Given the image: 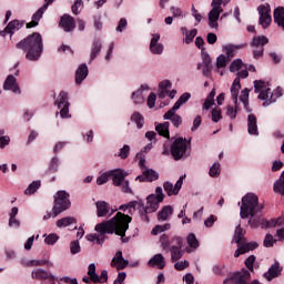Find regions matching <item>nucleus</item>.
Masks as SVG:
<instances>
[{
  "mask_svg": "<svg viewBox=\"0 0 284 284\" xmlns=\"http://www.w3.org/2000/svg\"><path fill=\"white\" fill-rule=\"evenodd\" d=\"M192 94H190L189 92L183 93L179 100L174 103L173 105V110H180L181 105H184V103H187V101H190Z\"/></svg>",
  "mask_w": 284,
  "mask_h": 284,
  "instance_id": "c9c22d12",
  "label": "nucleus"
},
{
  "mask_svg": "<svg viewBox=\"0 0 284 284\" xmlns=\"http://www.w3.org/2000/svg\"><path fill=\"white\" fill-rule=\"evenodd\" d=\"M109 174L112 176L113 185H115V187H121L125 181V176H128V172L121 169L110 171Z\"/></svg>",
  "mask_w": 284,
  "mask_h": 284,
  "instance_id": "2eb2a0df",
  "label": "nucleus"
},
{
  "mask_svg": "<svg viewBox=\"0 0 284 284\" xmlns=\"http://www.w3.org/2000/svg\"><path fill=\"white\" fill-rule=\"evenodd\" d=\"M149 265H150V267H158V270H165V257L161 253L155 254L149 261Z\"/></svg>",
  "mask_w": 284,
  "mask_h": 284,
  "instance_id": "5701e85b",
  "label": "nucleus"
},
{
  "mask_svg": "<svg viewBox=\"0 0 284 284\" xmlns=\"http://www.w3.org/2000/svg\"><path fill=\"white\" fill-rule=\"evenodd\" d=\"M270 94H271V99H270ZM258 99H261V101H266L263 103V105H270V103H272V89H266V90L260 91Z\"/></svg>",
  "mask_w": 284,
  "mask_h": 284,
  "instance_id": "e433bc0d",
  "label": "nucleus"
},
{
  "mask_svg": "<svg viewBox=\"0 0 284 284\" xmlns=\"http://www.w3.org/2000/svg\"><path fill=\"white\" fill-rule=\"evenodd\" d=\"M60 110L61 119H68L70 116V102L68 101V92L61 91L59 94V100L55 101Z\"/></svg>",
  "mask_w": 284,
  "mask_h": 284,
  "instance_id": "6e6552de",
  "label": "nucleus"
},
{
  "mask_svg": "<svg viewBox=\"0 0 284 284\" xmlns=\"http://www.w3.org/2000/svg\"><path fill=\"white\" fill-rule=\"evenodd\" d=\"M281 272H283V268H281V263L275 262L271 265L268 271L264 273V278H266V281H274V278H278V276H281Z\"/></svg>",
  "mask_w": 284,
  "mask_h": 284,
  "instance_id": "dca6fc26",
  "label": "nucleus"
},
{
  "mask_svg": "<svg viewBox=\"0 0 284 284\" xmlns=\"http://www.w3.org/2000/svg\"><path fill=\"white\" fill-rule=\"evenodd\" d=\"M263 204L258 203V196L254 193H247L242 197V205L240 209L241 219H247L251 216L248 223L254 227V223H252V219H254L255 214H261L263 212Z\"/></svg>",
  "mask_w": 284,
  "mask_h": 284,
  "instance_id": "7ed1b4c3",
  "label": "nucleus"
},
{
  "mask_svg": "<svg viewBox=\"0 0 284 284\" xmlns=\"http://www.w3.org/2000/svg\"><path fill=\"white\" fill-rule=\"evenodd\" d=\"M130 223H132V216L118 212L111 220L97 224L95 232H99V235L88 234L87 241L103 245L105 234H116V236L123 239L128 230H130Z\"/></svg>",
  "mask_w": 284,
  "mask_h": 284,
  "instance_id": "f257e3e1",
  "label": "nucleus"
},
{
  "mask_svg": "<svg viewBox=\"0 0 284 284\" xmlns=\"http://www.w3.org/2000/svg\"><path fill=\"white\" fill-rule=\"evenodd\" d=\"M57 241H59V235H57V233H51L44 239L47 245H54Z\"/></svg>",
  "mask_w": 284,
  "mask_h": 284,
  "instance_id": "4d7b16f0",
  "label": "nucleus"
},
{
  "mask_svg": "<svg viewBox=\"0 0 284 284\" xmlns=\"http://www.w3.org/2000/svg\"><path fill=\"white\" fill-rule=\"evenodd\" d=\"M135 181L140 183H152V181H159V173L152 169H145L141 175H138Z\"/></svg>",
  "mask_w": 284,
  "mask_h": 284,
  "instance_id": "9b49d317",
  "label": "nucleus"
},
{
  "mask_svg": "<svg viewBox=\"0 0 284 284\" xmlns=\"http://www.w3.org/2000/svg\"><path fill=\"white\" fill-rule=\"evenodd\" d=\"M221 12H223L222 9H216L213 7V9L209 13V21H211V23H215V21H219V17H221Z\"/></svg>",
  "mask_w": 284,
  "mask_h": 284,
  "instance_id": "79ce46f5",
  "label": "nucleus"
},
{
  "mask_svg": "<svg viewBox=\"0 0 284 284\" xmlns=\"http://www.w3.org/2000/svg\"><path fill=\"white\" fill-rule=\"evenodd\" d=\"M165 199V194H163V187L158 186L155 189V194H150L146 197V206L144 207L143 212L141 213V219L144 223H150V217L148 214H152L159 210V203H163Z\"/></svg>",
  "mask_w": 284,
  "mask_h": 284,
  "instance_id": "20e7f679",
  "label": "nucleus"
},
{
  "mask_svg": "<svg viewBox=\"0 0 284 284\" xmlns=\"http://www.w3.org/2000/svg\"><path fill=\"white\" fill-rule=\"evenodd\" d=\"M211 116L214 123H219L221 119H223V111L221 110V108L216 106L212 109Z\"/></svg>",
  "mask_w": 284,
  "mask_h": 284,
  "instance_id": "ea45409f",
  "label": "nucleus"
},
{
  "mask_svg": "<svg viewBox=\"0 0 284 284\" xmlns=\"http://www.w3.org/2000/svg\"><path fill=\"white\" fill-rule=\"evenodd\" d=\"M108 181H110V172H106V173L100 175L97 179V185H105V183H108Z\"/></svg>",
  "mask_w": 284,
  "mask_h": 284,
  "instance_id": "69168bd1",
  "label": "nucleus"
},
{
  "mask_svg": "<svg viewBox=\"0 0 284 284\" xmlns=\"http://www.w3.org/2000/svg\"><path fill=\"white\" fill-rule=\"evenodd\" d=\"M72 223H77V220L74 217H62L57 221V227H68V225H72Z\"/></svg>",
  "mask_w": 284,
  "mask_h": 284,
  "instance_id": "4c0bfd02",
  "label": "nucleus"
},
{
  "mask_svg": "<svg viewBox=\"0 0 284 284\" xmlns=\"http://www.w3.org/2000/svg\"><path fill=\"white\" fill-rule=\"evenodd\" d=\"M88 65L81 64L78 70L75 71V83L77 85H81L83 81L88 78Z\"/></svg>",
  "mask_w": 284,
  "mask_h": 284,
  "instance_id": "b1692460",
  "label": "nucleus"
},
{
  "mask_svg": "<svg viewBox=\"0 0 284 284\" xmlns=\"http://www.w3.org/2000/svg\"><path fill=\"white\" fill-rule=\"evenodd\" d=\"M88 276L90 277V281H92V283H97L98 281L97 265L94 264L89 265Z\"/></svg>",
  "mask_w": 284,
  "mask_h": 284,
  "instance_id": "de8ad7c7",
  "label": "nucleus"
},
{
  "mask_svg": "<svg viewBox=\"0 0 284 284\" xmlns=\"http://www.w3.org/2000/svg\"><path fill=\"white\" fill-rule=\"evenodd\" d=\"M126 205L129 214H134L136 212V207H143V203L139 201H131Z\"/></svg>",
  "mask_w": 284,
  "mask_h": 284,
  "instance_id": "a18cd8bd",
  "label": "nucleus"
},
{
  "mask_svg": "<svg viewBox=\"0 0 284 284\" xmlns=\"http://www.w3.org/2000/svg\"><path fill=\"white\" fill-rule=\"evenodd\" d=\"M155 130L160 136H164V139H170V122H163L155 126Z\"/></svg>",
  "mask_w": 284,
  "mask_h": 284,
  "instance_id": "7c9ffc66",
  "label": "nucleus"
},
{
  "mask_svg": "<svg viewBox=\"0 0 284 284\" xmlns=\"http://www.w3.org/2000/svg\"><path fill=\"white\" fill-rule=\"evenodd\" d=\"M247 132L253 136H258V121L254 114L247 116Z\"/></svg>",
  "mask_w": 284,
  "mask_h": 284,
  "instance_id": "aec40b11",
  "label": "nucleus"
},
{
  "mask_svg": "<svg viewBox=\"0 0 284 284\" xmlns=\"http://www.w3.org/2000/svg\"><path fill=\"white\" fill-rule=\"evenodd\" d=\"M59 26L64 30V32H72L74 28H77V22L72 16L65 13L61 17Z\"/></svg>",
  "mask_w": 284,
  "mask_h": 284,
  "instance_id": "f8f14e48",
  "label": "nucleus"
},
{
  "mask_svg": "<svg viewBox=\"0 0 284 284\" xmlns=\"http://www.w3.org/2000/svg\"><path fill=\"white\" fill-rule=\"evenodd\" d=\"M118 156L123 160L128 159V156H130V145L124 144L123 148L120 149Z\"/></svg>",
  "mask_w": 284,
  "mask_h": 284,
  "instance_id": "e2e57ef3",
  "label": "nucleus"
},
{
  "mask_svg": "<svg viewBox=\"0 0 284 284\" xmlns=\"http://www.w3.org/2000/svg\"><path fill=\"white\" fill-rule=\"evenodd\" d=\"M160 243H161V247L163 250H169L170 248V236H168L166 234L161 235Z\"/></svg>",
  "mask_w": 284,
  "mask_h": 284,
  "instance_id": "bf43d9fd",
  "label": "nucleus"
},
{
  "mask_svg": "<svg viewBox=\"0 0 284 284\" xmlns=\"http://www.w3.org/2000/svg\"><path fill=\"white\" fill-rule=\"evenodd\" d=\"M95 207L99 219L108 216V214L110 213V204L105 201H98L95 203Z\"/></svg>",
  "mask_w": 284,
  "mask_h": 284,
  "instance_id": "393cba45",
  "label": "nucleus"
},
{
  "mask_svg": "<svg viewBox=\"0 0 284 284\" xmlns=\"http://www.w3.org/2000/svg\"><path fill=\"white\" fill-rule=\"evenodd\" d=\"M169 251L171 252V261L173 263H176V261H181V258H183V254H185V251H183V246H171Z\"/></svg>",
  "mask_w": 284,
  "mask_h": 284,
  "instance_id": "c85d7f7f",
  "label": "nucleus"
},
{
  "mask_svg": "<svg viewBox=\"0 0 284 284\" xmlns=\"http://www.w3.org/2000/svg\"><path fill=\"white\" fill-rule=\"evenodd\" d=\"M59 170V158L54 156L52 158L50 164H49V171L51 173L58 172Z\"/></svg>",
  "mask_w": 284,
  "mask_h": 284,
  "instance_id": "052dcab7",
  "label": "nucleus"
},
{
  "mask_svg": "<svg viewBox=\"0 0 284 284\" xmlns=\"http://www.w3.org/2000/svg\"><path fill=\"white\" fill-rule=\"evenodd\" d=\"M274 22L284 30V7H277L273 12Z\"/></svg>",
  "mask_w": 284,
  "mask_h": 284,
  "instance_id": "bb28decb",
  "label": "nucleus"
},
{
  "mask_svg": "<svg viewBox=\"0 0 284 284\" xmlns=\"http://www.w3.org/2000/svg\"><path fill=\"white\" fill-rule=\"evenodd\" d=\"M6 134L4 130H0V149L3 150L6 145H10V136L3 135Z\"/></svg>",
  "mask_w": 284,
  "mask_h": 284,
  "instance_id": "49530a36",
  "label": "nucleus"
},
{
  "mask_svg": "<svg viewBox=\"0 0 284 284\" xmlns=\"http://www.w3.org/2000/svg\"><path fill=\"white\" fill-rule=\"evenodd\" d=\"M254 263H256V256L250 255L245 262L244 265L248 270V272H254Z\"/></svg>",
  "mask_w": 284,
  "mask_h": 284,
  "instance_id": "09e8293b",
  "label": "nucleus"
},
{
  "mask_svg": "<svg viewBox=\"0 0 284 284\" xmlns=\"http://www.w3.org/2000/svg\"><path fill=\"white\" fill-rule=\"evenodd\" d=\"M187 148H190V141L184 138H176L171 144V154L174 161H181L184 156H190Z\"/></svg>",
  "mask_w": 284,
  "mask_h": 284,
  "instance_id": "39448f33",
  "label": "nucleus"
},
{
  "mask_svg": "<svg viewBox=\"0 0 284 284\" xmlns=\"http://www.w3.org/2000/svg\"><path fill=\"white\" fill-rule=\"evenodd\" d=\"M241 91V85H235L232 84L231 87V94H232V100L234 102V104L236 105V103H239V92Z\"/></svg>",
  "mask_w": 284,
  "mask_h": 284,
  "instance_id": "3c124183",
  "label": "nucleus"
},
{
  "mask_svg": "<svg viewBox=\"0 0 284 284\" xmlns=\"http://www.w3.org/2000/svg\"><path fill=\"white\" fill-rule=\"evenodd\" d=\"M24 24H26L24 21L12 20L7 24L6 32L7 34H10V39H12L14 32L21 30L22 26Z\"/></svg>",
  "mask_w": 284,
  "mask_h": 284,
  "instance_id": "4be33fe9",
  "label": "nucleus"
},
{
  "mask_svg": "<svg viewBox=\"0 0 284 284\" xmlns=\"http://www.w3.org/2000/svg\"><path fill=\"white\" fill-rule=\"evenodd\" d=\"M131 121H133V123H135L136 128L139 130H141V128H143L144 123H145V118H143V115L135 111L132 115H131Z\"/></svg>",
  "mask_w": 284,
  "mask_h": 284,
  "instance_id": "72a5a7b5",
  "label": "nucleus"
},
{
  "mask_svg": "<svg viewBox=\"0 0 284 284\" xmlns=\"http://www.w3.org/2000/svg\"><path fill=\"white\" fill-rule=\"evenodd\" d=\"M235 243H237L239 247L240 245H243L244 239H243V229L237 227L235 231Z\"/></svg>",
  "mask_w": 284,
  "mask_h": 284,
  "instance_id": "13d9d810",
  "label": "nucleus"
},
{
  "mask_svg": "<svg viewBox=\"0 0 284 284\" xmlns=\"http://www.w3.org/2000/svg\"><path fill=\"white\" fill-rule=\"evenodd\" d=\"M163 187L168 196H176L178 193L175 191L174 184H172L171 182H164Z\"/></svg>",
  "mask_w": 284,
  "mask_h": 284,
  "instance_id": "c03bdc74",
  "label": "nucleus"
},
{
  "mask_svg": "<svg viewBox=\"0 0 284 284\" xmlns=\"http://www.w3.org/2000/svg\"><path fill=\"white\" fill-rule=\"evenodd\" d=\"M160 40L161 34H152V39L150 42V51L152 52V54H163V44L159 43Z\"/></svg>",
  "mask_w": 284,
  "mask_h": 284,
  "instance_id": "6ab92c4d",
  "label": "nucleus"
},
{
  "mask_svg": "<svg viewBox=\"0 0 284 284\" xmlns=\"http://www.w3.org/2000/svg\"><path fill=\"white\" fill-rule=\"evenodd\" d=\"M21 265L23 267H41L43 265H48V267H52V263L47 260H30V261H21Z\"/></svg>",
  "mask_w": 284,
  "mask_h": 284,
  "instance_id": "a878e982",
  "label": "nucleus"
},
{
  "mask_svg": "<svg viewBox=\"0 0 284 284\" xmlns=\"http://www.w3.org/2000/svg\"><path fill=\"white\" fill-rule=\"evenodd\" d=\"M231 281L233 284H250V281H252V273L242 268L241 271L233 273Z\"/></svg>",
  "mask_w": 284,
  "mask_h": 284,
  "instance_id": "9d476101",
  "label": "nucleus"
},
{
  "mask_svg": "<svg viewBox=\"0 0 284 284\" xmlns=\"http://www.w3.org/2000/svg\"><path fill=\"white\" fill-rule=\"evenodd\" d=\"M172 214H174V209H172V206H163L162 210L158 212V221H168Z\"/></svg>",
  "mask_w": 284,
  "mask_h": 284,
  "instance_id": "c756f323",
  "label": "nucleus"
},
{
  "mask_svg": "<svg viewBox=\"0 0 284 284\" xmlns=\"http://www.w3.org/2000/svg\"><path fill=\"white\" fill-rule=\"evenodd\" d=\"M163 119L164 121H171L174 128H181V124L183 123V118L176 114V110H174V106H172L166 113H164Z\"/></svg>",
  "mask_w": 284,
  "mask_h": 284,
  "instance_id": "ddd939ff",
  "label": "nucleus"
},
{
  "mask_svg": "<svg viewBox=\"0 0 284 284\" xmlns=\"http://www.w3.org/2000/svg\"><path fill=\"white\" fill-rule=\"evenodd\" d=\"M31 278L37 281H54V275L43 268H37L32 271Z\"/></svg>",
  "mask_w": 284,
  "mask_h": 284,
  "instance_id": "a211bd4d",
  "label": "nucleus"
},
{
  "mask_svg": "<svg viewBox=\"0 0 284 284\" xmlns=\"http://www.w3.org/2000/svg\"><path fill=\"white\" fill-rule=\"evenodd\" d=\"M264 247H274V236L267 233L264 237Z\"/></svg>",
  "mask_w": 284,
  "mask_h": 284,
  "instance_id": "774afa93",
  "label": "nucleus"
},
{
  "mask_svg": "<svg viewBox=\"0 0 284 284\" xmlns=\"http://www.w3.org/2000/svg\"><path fill=\"white\" fill-rule=\"evenodd\" d=\"M209 174H210V176H212V178L219 176V174H221V164H220L219 162H215V163L211 166V169H210V171H209Z\"/></svg>",
  "mask_w": 284,
  "mask_h": 284,
  "instance_id": "864d4df0",
  "label": "nucleus"
},
{
  "mask_svg": "<svg viewBox=\"0 0 284 284\" xmlns=\"http://www.w3.org/2000/svg\"><path fill=\"white\" fill-rule=\"evenodd\" d=\"M93 26H94L95 30L103 29V22H101V13L93 16Z\"/></svg>",
  "mask_w": 284,
  "mask_h": 284,
  "instance_id": "0e129e2a",
  "label": "nucleus"
},
{
  "mask_svg": "<svg viewBox=\"0 0 284 284\" xmlns=\"http://www.w3.org/2000/svg\"><path fill=\"white\" fill-rule=\"evenodd\" d=\"M102 48H103V44L101 43V40L99 39L93 40L91 45L90 61H94V59L99 57Z\"/></svg>",
  "mask_w": 284,
  "mask_h": 284,
  "instance_id": "cd10ccee",
  "label": "nucleus"
},
{
  "mask_svg": "<svg viewBox=\"0 0 284 284\" xmlns=\"http://www.w3.org/2000/svg\"><path fill=\"white\" fill-rule=\"evenodd\" d=\"M130 265V262L123 258V252L118 251L111 261V267H116V270H125Z\"/></svg>",
  "mask_w": 284,
  "mask_h": 284,
  "instance_id": "4468645a",
  "label": "nucleus"
},
{
  "mask_svg": "<svg viewBox=\"0 0 284 284\" xmlns=\"http://www.w3.org/2000/svg\"><path fill=\"white\" fill-rule=\"evenodd\" d=\"M16 48L26 52L28 61H39L43 54V37L39 32H33L18 42Z\"/></svg>",
  "mask_w": 284,
  "mask_h": 284,
  "instance_id": "f03ea898",
  "label": "nucleus"
},
{
  "mask_svg": "<svg viewBox=\"0 0 284 284\" xmlns=\"http://www.w3.org/2000/svg\"><path fill=\"white\" fill-rule=\"evenodd\" d=\"M41 187V181H33L24 191V194L32 195Z\"/></svg>",
  "mask_w": 284,
  "mask_h": 284,
  "instance_id": "58836bf2",
  "label": "nucleus"
},
{
  "mask_svg": "<svg viewBox=\"0 0 284 284\" xmlns=\"http://www.w3.org/2000/svg\"><path fill=\"white\" fill-rule=\"evenodd\" d=\"M70 194L65 191H58L54 195V205L52 209L53 219L61 212H65V210H70Z\"/></svg>",
  "mask_w": 284,
  "mask_h": 284,
  "instance_id": "423d86ee",
  "label": "nucleus"
},
{
  "mask_svg": "<svg viewBox=\"0 0 284 284\" xmlns=\"http://www.w3.org/2000/svg\"><path fill=\"white\" fill-rule=\"evenodd\" d=\"M241 48H243V44L241 45L227 44L223 48V52H225L230 61L231 59H234V57L236 55V50H241Z\"/></svg>",
  "mask_w": 284,
  "mask_h": 284,
  "instance_id": "473e14b6",
  "label": "nucleus"
},
{
  "mask_svg": "<svg viewBox=\"0 0 284 284\" xmlns=\"http://www.w3.org/2000/svg\"><path fill=\"white\" fill-rule=\"evenodd\" d=\"M202 61H203V65L207 67H213L212 65V58L210 57V53H207L206 51H202Z\"/></svg>",
  "mask_w": 284,
  "mask_h": 284,
  "instance_id": "680f3d73",
  "label": "nucleus"
},
{
  "mask_svg": "<svg viewBox=\"0 0 284 284\" xmlns=\"http://www.w3.org/2000/svg\"><path fill=\"white\" fill-rule=\"evenodd\" d=\"M170 247H183V237L173 236L170 240Z\"/></svg>",
  "mask_w": 284,
  "mask_h": 284,
  "instance_id": "6e6d98bb",
  "label": "nucleus"
},
{
  "mask_svg": "<svg viewBox=\"0 0 284 284\" xmlns=\"http://www.w3.org/2000/svg\"><path fill=\"white\" fill-rule=\"evenodd\" d=\"M186 243L193 250H196L199 247V240L196 239V235L194 233H190L187 235Z\"/></svg>",
  "mask_w": 284,
  "mask_h": 284,
  "instance_id": "a19ab883",
  "label": "nucleus"
},
{
  "mask_svg": "<svg viewBox=\"0 0 284 284\" xmlns=\"http://www.w3.org/2000/svg\"><path fill=\"white\" fill-rule=\"evenodd\" d=\"M166 230H170V224L155 225L154 229L151 231V234L153 236H156V234H161V232H166Z\"/></svg>",
  "mask_w": 284,
  "mask_h": 284,
  "instance_id": "5fc2aeb1",
  "label": "nucleus"
},
{
  "mask_svg": "<svg viewBox=\"0 0 284 284\" xmlns=\"http://www.w3.org/2000/svg\"><path fill=\"white\" fill-rule=\"evenodd\" d=\"M243 68V60L236 59L230 65V72H239Z\"/></svg>",
  "mask_w": 284,
  "mask_h": 284,
  "instance_id": "603ef678",
  "label": "nucleus"
},
{
  "mask_svg": "<svg viewBox=\"0 0 284 284\" xmlns=\"http://www.w3.org/2000/svg\"><path fill=\"white\" fill-rule=\"evenodd\" d=\"M274 192L284 196V171L282 172L280 179L274 183Z\"/></svg>",
  "mask_w": 284,
  "mask_h": 284,
  "instance_id": "f704fd0d",
  "label": "nucleus"
},
{
  "mask_svg": "<svg viewBox=\"0 0 284 284\" xmlns=\"http://www.w3.org/2000/svg\"><path fill=\"white\" fill-rule=\"evenodd\" d=\"M257 12L260 14V26H262L264 30L266 28H270V26L272 24V14H270L272 10L270 9V4H261L257 8Z\"/></svg>",
  "mask_w": 284,
  "mask_h": 284,
  "instance_id": "1a4fd4ad",
  "label": "nucleus"
},
{
  "mask_svg": "<svg viewBox=\"0 0 284 284\" xmlns=\"http://www.w3.org/2000/svg\"><path fill=\"white\" fill-rule=\"evenodd\" d=\"M256 247H258V243H256V242H248V243L244 242L235 251L234 257L239 258V256H241L242 254H247V252H254V250H256Z\"/></svg>",
  "mask_w": 284,
  "mask_h": 284,
  "instance_id": "f3484780",
  "label": "nucleus"
},
{
  "mask_svg": "<svg viewBox=\"0 0 284 284\" xmlns=\"http://www.w3.org/2000/svg\"><path fill=\"white\" fill-rule=\"evenodd\" d=\"M196 34H199V30H196V29H193V30L186 32L185 38H184V43L190 45V43H192V41H194V37H196Z\"/></svg>",
  "mask_w": 284,
  "mask_h": 284,
  "instance_id": "8fccbe9b",
  "label": "nucleus"
},
{
  "mask_svg": "<svg viewBox=\"0 0 284 284\" xmlns=\"http://www.w3.org/2000/svg\"><path fill=\"white\" fill-rule=\"evenodd\" d=\"M3 88L4 90H11L16 94H21V89H19V85H17V78H14L12 74L7 77Z\"/></svg>",
  "mask_w": 284,
  "mask_h": 284,
  "instance_id": "412c9836",
  "label": "nucleus"
},
{
  "mask_svg": "<svg viewBox=\"0 0 284 284\" xmlns=\"http://www.w3.org/2000/svg\"><path fill=\"white\" fill-rule=\"evenodd\" d=\"M270 43V39L265 36H257L253 38L251 42L252 48H256L253 51V59H261L263 57V52H265V45Z\"/></svg>",
  "mask_w": 284,
  "mask_h": 284,
  "instance_id": "0eeeda50",
  "label": "nucleus"
},
{
  "mask_svg": "<svg viewBox=\"0 0 284 284\" xmlns=\"http://www.w3.org/2000/svg\"><path fill=\"white\" fill-rule=\"evenodd\" d=\"M143 90H148V85L142 84L140 90L134 91L132 93V99H133L134 103L138 105L145 102V98L143 97Z\"/></svg>",
  "mask_w": 284,
  "mask_h": 284,
  "instance_id": "2f4dec72",
  "label": "nucleus"
},
{
  "mask_svg": "<svg viewBox=\"0 0 284 284\" xmlns=\"http://www.w3.org/2000/svg\"><path fill=\"white\" fill-rule=\"evenodd\" d=\"M236 114H239V103L235 104V108L232 105L226 106V115L230 116L232 121L236 119Z\"/></svg>",
  "mask_w": 284,
  "mask_h": 284,
  "instance_id": "37998d69",
  "label": "nucleus"
},
{
  "mask_svg": "<svg viewBox=\"0 0 284 284\" xmlns=\"http://www.w3.org/2000/svg\"><path fill=\"white\" fill-rule=\"evenodd\" d=\"M225 65H227V58L223 54L219 55L216 59V68L221 69L225 68Z\"/></svg>",
  "mask_w": 284,
  "mask_h": 284,
  "instance_id": "338daca9",
  "label": "nucleus"
}]
</instances>
